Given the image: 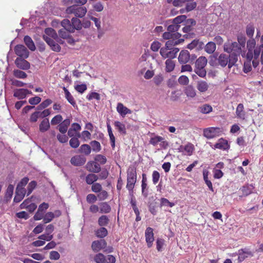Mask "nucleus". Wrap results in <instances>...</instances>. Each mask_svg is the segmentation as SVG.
<instances>
[{"label":"nucleus","mask_w":263,"mask_h":263,"mask_svg":"<svg viewBox=\"0 0 263 263\" xmlns=\"http://www.w3.org/2000/svg\"><path fill=\"white\" fill-rule=\"evenodd\" d=\"M184 150L186 152L187 155L191 156L194 150V145L192 143H189L184 146Z\"/></svg>","instance_id":"61"},{"label":"nucleus","mask_w":263,"mask_h":263,"mask_svg":"<svg viewBox=\"0 0 263 263\" xmlns=\"http://www.w3.org/2000/svg\"><path fill=\"white\" fill-rule=\"evenodd\" d=\"M166 65V70L167 72H171L173 71L175 68V64L172 60L167 59L165 61Z\"/></svg>","instance_id":"46"},{"label":"nucleus","mask_w":263,"mask_h":263,"mask_svg":"<svg viewBox=\"0 0 263 263\" xmlns=\"http://www.w3.org/2000/svg\"><path fill=\"white\" fill-rule=\"evenodd\" d=\"M80 142L77 137H72L69 140L70 146L73 148H76L80 145Z\"/></svg>","instance_id":"53"},{"label":"nucleus","mask_w":263,"mask_h":263,"mask_svg":"<svg viewBox=\"0 0 263 263\" xmlns=\"http://www.w3.org/2000/svg\"><path fill=\"white\" fill-rule=\"evenodd\" d=\"M26 190L25 189H17L15 190V195L13 199V202L18 203L21 201L25 196Z\"/></svg>","instance_id":"12"},{"label":"nucleus","mask_w":263,"mask_h":263,"mask_svg":"<svg viewBox=\"0 0 263 263\" xmlns=\"http://www.w3.org/2000/svg\"><path fill=\"white\" fill-rule=\"evenodd\" d=\"M203 176L204 180L206 184L208 185L209 189L211 191L213 192L214 190H213V187L212 186V183L211 181L208 179V172L203 171Z\"/></svg>","instance_id":"48"},{"label":"nucleus","mask_w":263,"mask_h":263,"mask_svg":"<svg viewBox=\"0 0 263 263\" xmlns=\"http://www.w3.org/2000/svg\"><path fill=\"white\" fill-rule=\"evenodd\" d=\"M13 190L14 186L12 184H9L6 190V194H5V199L7 201L9 200L13 194Z\"/></svg>","instance_id":"38"},{"label":"nucleus","mask_w":263,"mask_h":263,"mask_svg":"<svg viewBox=\"0 0 263 263\" xmlns=\"http://www.w3.org/2000/svg\"><path fill=\"white\" fill-rule=\"evenodd\" d=\"M63 120L62 116L61 115H58L54 116L51 121V125H54L60 124Z\"/></svg>","instance_id":"59"},{"label":"nucleus","mask_w":263,"mask_h":263,"mask_svg":"<svg viewBox=\"0 0 263 263\" xmlns=\"http://www.w3.org/2000/svg\"><path fill=\"white\" fill-rule=\"evenodd\" d=\"M45 33L47 36H50L53 39H58V35L56 31L52 28H47L45 29Z\"/></svg>","instance_id":"39"},{"label":"nucleus","mask_w":263,"mask_h":263,"mask_svg":"<svg viewBox=\"0 0 263 263\" xmlns=\"http://www.w3.org/2000/svg\"><path fill=\"white\" fill-rule=\"evenodd\" d=\"M224 50L227 53L235 52L240 54L241 52V47L237 42H234L232 43L229 46L227 45H224Z\"/></svg>","instance_id":"5"},{"label":"nucleus","mask_w":263,"mask_h":263,"mask_svg":"<svg viewBox=\"0 0 263 263\" xmlns=\"http://www.w3.org/2000/svg\"><path fill=\"white\" fill-rule=\"evenodd\" d=\"M136 181L137 179L127 178V184L126 187L130 194L133 192V189Z\"/></svg>","instance_id":"28"},{"label":"nucleus","mask_w":263,"mask_h":263,"mask_svg":"<svg viewBox=\"0 0 263 263\" xmlns=\"http://www.w3.org/2000/svg\"><path fill=\"white\" fill-rule=\"evenodd\" d=\"M218 53L216 52L213 55L210 56V60L209 63L211 66L213 67H216L218 66Z\"/></svg>","instance_id":"32"},{"label":"nucleus","mask_w":263,"mask_h":263,"mask_svg":"<svg viewBox=\"0 0 263 263\" xmlns=\"http://www.w3.org/2000/svg\"><path fill=\"white\" fill-rule=\"evenodd\" d=\"M115 126L118 129L119 133L123 135L126 134L125 125L119 121H115Z\"/></svg>","instance_id":"34"},{"label":"nucleus","mask_w":263,"mask_h":263,"mask_svg":"<svg viewBox=\"0 0 263 263\" xmlns=\"http://www.w3.org/2000/svg\"><path fill=\"white\" fill-rule=\"evenodd\" d=\"M197 88L201 92H204L208 90L209 85L206 82L200 81L198 82Z\"/></svg>","instance_id":"29"},{"label":"nucleus","mask_w":263,"mask_h":263,"mask_svg":"<svg viewBox=\"0 0 263 263\" xmlns=\"http://www.w3.org/2000/svg\"><path fill=\"white\" fill-rule=\"evenodd\" d=\"M195 73L201 78L205 77L206 71L204 68H196L195 69Z\"/></svg>","instance_id":"62"},{"label":"nucleus","mask_w":263,"mask_h":263,"mask_svg":"<svg viewBox=\"0 0 263 263\" xmlns=\"http://www.w3.org/2000/svg\"><path fill=\"white\" fill-rule=\"evenodd\" d=\"M99 179L98 176L97 175L91 173L89 174L86 177V182L88 184H93L94 182L98 180Z\"/></svg>","instance_id":"31"},{"label":"nucleus","mask_w":263,"mask_h":263,"mask_svg":"<svg viewBox=\"0 0 263 263\" xmlns=\"http://www.w3.org/2000/svg\"><path fill=\"white\" fill-rule=\"evenodd\" d=\"M145 234L147 247L151 248L154 240L153 229L151 227L147 228L145 230Z\"/></svg>","instance_id":"10"},{"label":"nucleus","mask_w":263,"mask_h":263,"mask_svg":"<svg viewBox=\"0 0 263 263\" xmlns=\"http://www.w3.org/2000/svg\"><path fill=\"white\" fill-rule=\"evenodd\" d=\"M218 128L211 127L204 129L203 130V135L208 139L214 138L216 135V130Z\"/></svg>","instance_id":"16"},{"label":"nucleus","mask_w":263,"mask_h":263,"mask_svg":"<svg viewBox=\"0 0 263 263\" xmlns=\"http://www.w3.org/2000/svg\"><path fill=\"white\" fill-rule=\"evenodd\" d=\"M43 38L53 51L55 52L60 51L61 49L60 46L52 39L46 35H43Z\"/></svg>","instance_id":"7"},{"label":"nucleus","mask_w":263,"mask_h":263,"mask_svg":"<svg viewBox=\"0 0 263 263\" xmlns=\"http://www.w3.org/2000/svg\"><path fill=\"white\" fill-rule=\"evenodd\" d=\"M15 53L21 58H28L29 55V51L23 45L18 44L14 48Z\"/></svg>","instance_id":"4"},{"label":"nucleus","mask_w":263,"mask_h":263,"mask_svg":"<svg viewBox=\"0 0 263 263\" xmlns=\"http://www.w3.org/2000/svg\"><path fill=\"white\" fill-rule=\"evenodd\" d=\"M178 83L181 85H187L189 83V79L186 76H181L178 78Z\"/></svg>","instance_id":"56"},{"label":"nucleus","mask_w":263,"mask_h":263,"mask_svg":"<svg viewBox=\"0 0 263 263\" xmlns=\"http://www.w3.org/2000/svg\"><path fill=\"white\" fill-rule=\"evenodd\" d=\"M207 59L205 57H200L196 60L195 67L196 68H204L207 64Z\"/></svg>","instance_id":"23"},{"label":"nucleus","mask_w":263,"mask_h":263,"mask_svg":"<svg viewBox=\"0 0 263 263\" xmlns=\"http://www.w3.org/2000/svg\"><path fill=\"white\" fill-rule=\"evenodd\" d=\"M94 260L97 263H105V256L102 253H98L95 255Z\"/></svg>","instance_id":"52"},{"label":"nucleus","mask_w":263,"mask_h":263,"mask_svg":"<svg viewBox=\"0 0 263 263\" xmlns=\"http://www.w3.org/2000/svg\"><path fill=\"white\" fill-rule=\"evenodd\" d=\"M215 147L221 149H227L229 147L228 142L227 140L223 139H220L219 142L215 144Z\"/></svg>","instance_id":"26"},{"label":"nucleus","mask_w":263,"mask_h":263,"mask_svg":"<svg viewBox=\"0 0 263 263\" xmlns=\"http://www.w3.org/2000/svg\"><path fill=\"white\" fill-rule=\"evenodd\" d=\"M248 255H251V253L250 252H245L243 250H239L238 258V261L241 262L243 261L248 257Z\"/></svg>","instance_id":"45"},{"label":"nucleus","mask_w":263,"mask_h":263,"mask_svg":"<svg viewBox=\"0 0 263 263\" xmlns=\"http://www.w3.org/2000/svg\"><path fill=\"white\" fill-rule=\"evenodd\" d=\"M52 101L49 99H47L45 101H43L40 104L35 108L37 110H42L47 107L52 103Z\"/></svg>","instance_id":"35"},{"label":"nucleus","mask_w":263,"mask_h":263,"mask_svg":"<svg viewBox=\"0 0 263 263\" xmlns=\"http://www.w3.org/2000/svg\"><path fill=\"white\" fill-rule=\"evenodd\" d=\"M55 215L52 212H48L44 216L43 221L44 223H49L54 218Z\"/></svg>","instance_id":"49"},{"label":"nucleus","mask_w":263,"mask_h":263,"mask_svg":"<svg viewBox=\"0 0 263 263\" xmlns=\"http://www.w3.org/2000/svg\"><path fill=\"white\" fill-rule=\"evenodd\" d=\"M29 178L28 177L23 178L17 185L16 188L19 189H25L24 187L27 184Z\"/></svg>","instance_id":"64"},{"label":"nucleus","mask_w":263,"mask_h":263,"mask_svg":"<svg viewBox=\"0 0 263 263\" xmlns=\"http://www.w3.org/2000/svg\"><path fill=\"white\" fill-rule=\"evenodd\" d=\"M13 75L15 77L19 79H25L27 77V74L25 72L19 69L14 70Z\"/></svg>","instance_id":"44"},{"label":"nucleus","mask_w":263,"mask_h":263,"mask_svg":"<svg viewBox=\"0 0 263 263\" xmlns=\"http://www.w3.org/2000/svg\"><path fill=\"white\" fill-rule=\"evenodd\" d=\"M228 55L229 57V64L228 67L231 68L233 66L235 65V63L238 61V57L239 56V53H236L235 52L229 53Z\"/></svg>","instance_id":"15"},{"label":"nucleus","mask_w":263,"mask_h":263,"mask_svg":"<svg viewBox=\"0 0 263 263\" xmlns=\"http://www.w3.org/2000/svg\"><path fill=\"white\" fill-rule=\"evenodd\" d=\"M216 44L213 42H208L204 46V50L209 54H212L216 50Z\"/></svg>","instance_id":"25"},{"label":"nucleus","mask_w":263,"mask_h":263,"mask_svg":"<svg viewBox=\"0 0 263 263\" xmlns=\"http://www.w3.org/2000/svg\"><path fill=\"white\" fill-rule=\"evenodd\" d=\"M86 158L82 155H76L70 159V163L74 166H82L86 162Z\"/></svg>","instance_id":"9"},{"label":"nucleus","mask_w":263,"mask_h":263,"mask_svg":"<svg viewBox=\"0 0 263 263\" xmlns=\"http://www.w3.org/2000/svg\"><path fill=\"white\" fill-rule=\"evenodd\" d=\"M243 109V105L241 103L239 104L236 108V116L241 120H245L246 118V112Z\"/></svg>","instance_id":"19"},{"label":"nucleus","mask_w":263,"mask_h":263,"mask_svg":"<svg viewBox=\"0 0 263 263\" xmlns=\"http://www.w3.org/2000/svg\"><path fill=\"white\" fill-rule=\"evenodd\" d=\"M199 111L202 114H208L212 111V107L209 104H204L199 107Z\"/></svg>","instance_id":"42"},{"label":"nucleus","mask_w":263,"mask_h":263,"mask_svg":"<svg viewBox=\"0 0 263 263\" xmlns=\"http://www.w3.org/2000/svg\"><path fill=\"white\" fill-rule=\"evenodd\" d=\"M24 42L27 47L32 51H34L36 49L35 44L31 38L28 35H25L24 37Z\"/></svg>","instance_id":"18"},{"label":"nucleus","mask_w":263,"mask_h":263,"mask_svg":"<svg viewBox=\"0 0 263 263\" xmlns=\"http://www.w3.org/2000/svg\"><path fill=\"white\" fill-rule=\"evenodd\" d=\"M87 169L90 172L97 173L101 171L100 164L96 161L88 162L86 165Z\"/></svg>","instance_id":"11"},{"label":"nucleus","mask_w":263,"mask_h":263,"mask_svg":"<svg viewBox=\"0 0 263 263\" xmlns=\"http://www.w3.org/2000/svg\"><path fill=\"white\" fill-rule=\"evenodd\" d=\"M61 26L69 33H74L75 30L81 35H85L86 32L82 30V21L78 18L72 17L71 21L68 19L63 20L61 23Z\"/></svg>","instance_id":"1"},{"label":"nucleus","mask_w":263,"mask_h":263,"mask_svg":"<svg viewBox=\"0 0 263 263\" xmlns=\"http://www.w3.org/2000/svg\"><path fill=\"white\" fill-rule=\"evenodd\" d=\"M184 41V40L183 39H179L177 40L171 39V40H168L165 43V47H166V48H168V49H172L174 48V47H173L174 46L178 45L181 43H183Z\"/></svg>","instance_id":"20"},{"label":"nucleus","mask_w":263,"mask_h":263,"mask_svg":"<svg viewBox=\"0 0 263 263\" xmlns=\"http://www.w3.org/2000/svg\"><path fill=\"white\" fill-rule=\"evenodd\" d=\"M107 246V242L104 239L96 240L92 242L91 248L93 251L98 252L102 249H105Z\"/></svg>","instance_id":"8"},{"label":"nucleus","mask_w":263,"mask_h":263,"mask_svg":"<svg viewBox=\"0 0 263 263\" xmlns=\"http://www.w3.org/2000/svg\"><path fill=\"white\" fill-rule=\"evenodd\" d=\"M164 140V138L161 136H156L150 139L149 143L154 146L156 145L160 141Z\"/></svg>","instance_id":"54"},{"label":"nucleus","mask_w":263,"mask_h":263,"mask_svg":"<svg viewBox=\"0 0 263 263\" xmlns=\"http://www.w3.org/2000/svg\"><path fill=\"white\" fill-rule=\"evenodd\" d=\"M127 178L137 179L136 169L135 167H129L127 170Z\"/></svg>","instance_id":"43"},{"label":"nucleus","mask_w":263,"mask_h":263,"mask_svg":"<svg viewBox=\"0 0 263 263\" xmlns=\"http://www.w3.org/2000/svg\"><path fill=\"white\" fill-rule=\"evenodd\" d=\"M70 120L66 119L62 121L58 126L59 132L62 134H65L68 129V127L70 124Z\"/></svg>","instance_id":"13"},{"label":"nucleus","mask_w":263,"mask_h":263,"mask_svg":"<svg viewBox=\"0 0 263 263\" xmlns=\"http://www.w3.org/2000/svg\"><path fill=\"white\" fill-rule=\"evenodd\" d=\"M58 140L61 143H66L68 140V137L64 134H58L57 136Z\"/></svg>","instance_id":"60"},{"label":"nucleus","mask_w":263,"mask_h":263,"mask_svg":"<svg viewBox=\"0 0 263 263\" xmlns=\"http://www.w3.org/2000/svg\"><path fill=\"white\" fill-rule=\"evenodd\" d=\"M109 219L107 216L106 215H102L98 219V224L101 227H104L105 226H107L109 223Z\"/></svg>","instance_id":"30"},{"label":"nucleus","mask_w":263,"mask_h":263,"mask_svg":"<svg viewBox=\"0 0 263 263\" xmlns=\"http://www.w3.org/2000/svg\"><path fill=\"white\" fill-rule=\"evenodd\" d=\"M90 146L92 147V149L93 152H99L101 149V146L100 143L96 140L91 141L90 142Z\"/></svg>","instance_id":"41"},{"label":"nucleus","mask_w":263,"mask_h":263,"mask_svg":"<svg viewBox=\"0 0 263 263\" xmlns=\"http://www.w3.org/2000/svg\"><path fill=\"white\" fill-rule=\"evenodd\" d=\"M96 236L100 238H103L108 235V231L104 227H101L96 232Z\"/></svg>","instance_id":"37"},{"label":"nucleus","mask_w":263,"mask_h":263,"mask_svg":"<svg viewBox=\"0 0 263 263\" xmlns=\"http://www.w3.org/2000/svg\"><path fill=\"white\" fill-rule=\"evenodd\" d=\"M218 65H220L222 67H224L227 64H229L228 55L224 53H221L218 55Z\"/></svg>","instance_id":"17"},{"label":"nucleus","mask_w":263,"mask_h":263,"mask_svg":"<svg viewBox=\"0 0 263 263\" xmlns=\"http://www.w3.org/2000/svg\"><path fill=\"white\" fill-rule=\"evenodd\" d=\"M156 202H148V210L149 212L154 215H155L157 214L156 208Z\"/></svg>","instance_id":"63"},{"label":"nucleus","mask_w":263,"mask_h":263,"mask_svg":"<svg viewBox=\"0 0 263 263\" xmlns=\"http://www.w3.org/2000/svg\"><path fill=\"white\" fill-rule=\"evenodd\" d=\"M95 160L96 162H100L101 164H104L107 161V159L105 156L100 154L97 155L95 156Z\"/></svg>","instance_id":"58"},{"label":"nucleus","mask_w":263,"mask_h":263,"mask_svg":"<svg viewBox=\"0 0 263 263\" xmlns=\"http://www.w3.org/2000/svg\"><path fill=\"white\" fill-rule=\"evenodd\" d=\"M25 89L21 88L15 90L13 94V96L17 98L18 99H23L26 98V95L25 92Z\"/></svg>","instance_id":"36"},{"label":"nucleus","mask_w":263,"mask_h":263,"mask_svg":"<svg viewBox=\"0 0 263 263\" xmlns=\"http://www.w3.org/2000/svg\"><path fill=\"white\" fill-rule=\"evenodd\" d=\"M117 110L122 117H124L126 115L128 114L132 113V110L127 108L126 107L124 106L121 103H118Z\"/></svg>","instance_id":"14"},{"label":"nucleus","mask_w":263,"mask_h":263,"mask_svg":"<svg viewBox=\"0 0 263 263\" xmlns=\"http://www.w3.org/2000/svg\"><path fill=\"white\" fill-rule=\"evenodd\" d=\"M197 58L195 54H190L187 50H181L179 54L178 62L181 64H193Z\"/></svg>","instance_id":"2"},{"label":"nucleus","mask_w":263,"mask_h":263,"mask_svg":"<svg viewBox=\"0 0 263 263\" xmlns=\"http://www.w3.org/2000/svg\"><path fill=\"white\" fill-rule=\"evenodd\" d=\"M170 51L167 53V58L172 60L176 57L177 53L179 52V49L178 48H174L172 49H170Z\"/></svg>","instance_id":"50"},{"label":"nucleus","mask_w":263,"mask_h":263,"mask_svg":"<svg viewBox=\"0 0 263 263\" xmlns=\"http://www.w3.org/2000/svg\"><path fill=\"white\" fill-rule=\"evenodd\" d=\"M175 205L174 203L170 202L167 199L165 198H161L160 199V207L162 206H169L173 207Z\"/></svg>","instance_id":"47"},{"label":"nucleus","mask_w":263,"mask_h":263,"mask_svg":"<svg viewBox=\"0 0 263 263\" xmlns=\"http://www.w3.org/2000/svg\"><path fill=\"white\" fill-rule=\"evenodd\" d=\"M184 93L187 97L191 98H194L196 95V92L195 89L192 85H189L184 89Z\"/></svg>","instance_id":"22"},{"label":"nucleus","mask_w":263,"mask_h":263,"mask_svg":"<svg viewBox=\"0 0 263 263\" xmlns=\"http://www.w3.org/2000/svg\"><path fill=\"white\" fill-rule=\"evenodd\" d=\"M27 58H17L14 61L16 67L19 69L24 70L29 69L30 67V64L29 62L25 60Z\"/></svg>","instance_id":"6"},{"label":"nucleus","mask_w":263,"mask_h":263,"mask_svg":"<svg viewBox=\"0 0 263 263\" xmlns=\"http://www.w3.org/2000/svg\"><path fill=\"white\" fill-rule=\"evenodd\" d=\"M37 183L35 181H31L27 186V196H29L35 188Z\"/></svg>","instance_id":"57"},{"label":"nucleus","mask_w":263,"mask_h":263,"mask_svg":"<svg viewBox=\"0 0 263 263\" xmlns=\"http://www.w3.org/2000/svg\"><path fill=\"white\" fill-rule=\"evenodd\" d=\"M79 152L84 154L85 155H89L91 151V146L87 144H82L78 149Z\"/></svg>","instance_id":"27"},{"label":"nucleus","mask_w":263,"mask_h":263,"mask_svg":"<svg viewBox=\"0 0 263 263\" xmlns=\"http://www.w3.org/2000/svg\"><path fill=\"white\" fill-rule=\"evenodd\" d=\"M186 19V16L185 15H181L177 16L172 20H168L166 22V24L173 23L176 25H179L181 23L185 22Z\"/></svg>","instance_id":"24"},{"label":"nucleus","mask_w":263,"mask_h":263,"mask_svg":"<svg viewBox=\"0 0 263 263\" xmlns=\"http://www.w3.org/2000/svg\"><path fill=\"white\" fill-rule=\"evenodd\" d=\"M254 188L252 184L242 186L240 190L242 193L243 196H247L252 193V190Z\"/></svg>","instance_id":"33"},{"label":"nucleus","mask_w":263,"mask_h":263,"mask_svg":"<svg viewBox=\"0 0 263 263\" xmlns=\"http://www.w3.org/2000/svg\"><path fill=\"white\" fill-rule=\"evenodd\" d=\"M66 12L67 13L73 14L75 15L74 17L82 18L85 15L87 9L85 7L78 6L74 5L68 7L66 9Z\"/></svg>","instance_id":"3"},{"label":"nucleus","mask_w":263,"mask_h":263,"mask_svg":"<svg viewBox=\"0 0 263 263\" xmlns=\"http://www.w3.org/2000/svg\"><path fill=\"white\" fill-rule=\"evenodd\" d=\"M170 24V23L167 24L168 26L167 28V30L172 33L177 31L180 27V25H176V24H173V23H172V24Z\"/></svg>","instance_id":"55"},{"label":"nucleus","mask_w":263,"mask_h":263,"mask_svg":"<svg viewBox=\"0 0 263 263\" xmlns=\"http://www.w3.org/2000/svg\"><path fill=\"white\" fill-rule=\"evenodd\" d=\"M50 128V123L47 118L44 119L39 125L40 131L44 133L48 130Z\"/></svg>","instance_id":"21"},{"label":"nucleus","mask_w":263,"mask_h":263,"mask_svg":"<svg viewBox=\"0 0 263 263\" xmlns=\"http://www.w3.org/2000/svg\"><path fill=\"white\" fill-rule=\"evenodd\" d=\"M263 51V44L259 46H257L254 50V59L257 60L259 57L260 52Z\"/></svg>","instance_id":"51"},{"label":"nucleus","mask_w":263,"mask_h":263,"mask_svg":"<svg viewBox=\"0 0 263 263\" xmlns=\"http://www.w3.org/2000/svg\"><path fill=\"white\" fill-rule=\"evenodd\" d=\"M111 211V207L107 202H102L100 204V213H109Z\"/></svg>","instance_id":"40"}]
</instances>
